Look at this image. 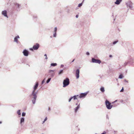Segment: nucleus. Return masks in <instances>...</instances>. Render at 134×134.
Instances as JSON below:
<instances>
[{"label": "nucleus", "mask_w": 134, "mask_h": 134, "mask_svg": "<svg viewBox=\"0 0 134 134\" xmlns=\"http://www.w3.org/2000/svg\"><path fill=\"white\" fill-rule=\"evenodd\" d=\"M51 78H49L46 81V82L47 83H48L51 80Z\"/></svg>", "instance_id": "obj_23"}, {"label": "nucleus", "mask_w": 134, "mask_h": 134, "mask_svg": "<svg viewBox=\"0 0 134 134\" xmlns=\"http://www.w3.org/2000/svg\"><path fill=\"white\" fill-rule=\"evenodd\" d=\"M54 71L53 70H50L49 71V73H50L51 74H50L51 76V77H53L54 75L55 74L53 72L52 73L51 72H53V71Z\"/></svg>", "instance_id": "obj_15"}, {"label": "nucleus", "mask_w": 134, "mask_h": 134, "mask_svg": "<svg viewBox=\"0 0 134 134\" xmlns=\"http://www.w3.org/2000/svg\"><path fill=\"white\" fill-rule=\"evenodd\" d=\"M78 16H79V15H77L76 16V18H77L78 17Z\"/></svg>", "instance_id": "obj_42"}, {"label": "nucleus", "mask_w": 134, "mask_h": 134, "mask_svg": "<svg viewBox=\"0 0 134 134\" xmlns=\"http://www.w3.org/2000/svg\"><path fill=\"white\" fill-rule=\"evenodd\" d=\"M2 14L4 16L7 17L8 18V17L7 15V12L6 10H4L2 12Z\"/></svg>", "instance_id": "obj_13"}, {"label": "nucleus", "mask_w": 134, "mask_h": 134, "mask_svg": "<svg viewBox=\"0 0 134 134\" xmlns=\"http://www.w3.org/2000/svg\"><path fill=\"white\" fill-rule=\"evenodd\" d=\"M45 121H44H44H43L42 122V124H43V123H44L45 122Z\"/></svg>", "instance_id": "obj_45"}, {"label": "nucleus", "mask_w": 134, "mask_h": 134, "mask_svg": "<svg viewBox=\"0 0 134 134\" xmlns=\"http://www.w3.org/2000/svg\"><path fill=\"white\" fill-rule=\"evenodd\" d=\"M26 115V113H25L24 112H23L22 113V115L23 116H25Z\"/></svg>", "instance_id": "obj_28"}, {"label": "nucleus", "mask_w": 134, "mask_h": 134, "mask_svg": "<svg viewBox=\"0 0 134 134\" xmlns=\"http://www.w3.org/2000/svg\"><path fill=\"white\" fill-rule=\"evenodd\" d=\"M38 86V82H36L33 87V90L32 91L36 92V90L37 89Z\"/></svg>", "instance_id": "obj_12"}, {"label": "nucleus", "mask_w": 134, "mask_h": 134, "mask_svg": "<svg viewBox=\"0 0 134 134\" xmlns=\"http://www.w3.org/2000/svg\"><path fill=\"white\" fill-rule=\"evenodd\" d=\"M64 65H63L62 64L61 65L60 68H63L64 67Z\"/></svg>", "instance_id": "obj_38"}, {"label": "nucleus", "mask_w": 134, "mask_h": 134, "mask_svg": "<svg viewBox=\"0 0 134 134\" xmlns=\"http://www.w3.org/2000/svg\"><path fill=\"white\" fill-rule=\"evenodd\" d=\"M74 60H75V59H74L72 60V62H74Z\"/></svg>", "instance_id": "obj_47"}, {"label": "nucleus", "mask_w": 134, "mask_h": 134, "mask_svg": "<svg viewBox=\"0 0 134 134\" xmlns=\"http://www.w3.org/2000/svg\"><path fill=\"white\" fill-rule=\"evenodd\" d=\"M122 1V0H116L115 2L114 3L116 4L119 5L120 4Z\"/></svg>", "instance_id": "obj_17"}, {"label": "nucleus", "mask_w": 134, "mask_h": 134, "mask_svg": "<svg viewBox=\"0 0 134 134\" xmlns=\"http://www.w3.org/2000/svg\"><path fill=\"white\" fill-rule=\"evenodd\" d=\"M124 81L126 82H128V81H127L126 79L124 80Z\"/></svg>", "instance_id": "obj_44"}, {"label": "nucleus", "mask_w": 134, "mask_h": 134, "mask_svg": "<svg viewBox=\"0 0 134 134\" xmlns=\"http://www.w3.org/2000/svg\"><path fill=\"white\" fill-rule=\"evenodd\" d=\"M13 3L15 5V7L16 8V10L18 11V9H19L20 8V5L16 2H14Z\"/></svg>", "instance_id": "obj_10"}, {"label": "nucleus", "mask_w": 134, "mask_h": 134, "mask_svg": "<svg viewBox=\"0 0 134 134\" xmlns=\"http://www.w3.org/2000/svg\"><path fill=\"white\" fill-rule=\"evenodd\" d=\"M27 65H28L29 66H30V65H29L28 64H27Z\"/></svg>", "instance_id": "obj_51"}, {"label": "nucleus", "mask_w": 134, "mask_h": 134, "mask_svg": "<svg viewBox=\"0 0 134 134\" xmlns=\"http://www.w3.org/2000/svg\"><path fill=\"white\" fill-rule=\"evenodd\" d=\"M84 1H85V0H83L82 2L83 3L84 2Z\"/></svg>", "instance_id": "obj_49"}, {"label": "nucleus", "mask_w": 134, "mask_h": 134, "mask_svg": "<svg viewBox=\"0 0 134 134\" xmlns=\"http://www.w3.org/2000/svg\"><path fill=\"white\" fill-rule=\"evenodd\" d=\"M37 91L36 92L32 91L31 93L29 95V96L31 98L32 103L33 104H35L36 100L37 97Z\"/></svg>", "instance_id": "obj_1"}, {"label": "nucleus", "mask_w": 134, "mask_h": 134, "mask_svg": "<svg viewBox=\"0 0 134 134\" xmlns=\"http://www.w3.org/2000/svg\"><path fill=\"white\" fill-rule=\"evenodd\" d=\"M78 96V95H75L72 97V98H73L74 100H75L77 99V96Z\"/></svg>", "instance_id": "obj_20"}, {"label": "nucleus", "mask_w": 134, "mask_h": 134, "mask_svg": "<svg viewBox=\"0 0 134 134\" xmlns=\"http://www.w3.org/2000/svg\"><path fill=\"white\" fill-rule=\"evenodd\" d=\"M127 63L126 62H125L124 63V65H125V66H126V65H127Z\"/></svg>", "instance_id": "obj_37"}, {"label": "nucleus", "mask_w": 134, "mask_h": 134, "mask_svg": "<svg viewBox=\"0 0 134 134\" xmlns=\"http://www.w3.org/2000/svg\"><path fill=\"white\" fill-rule=\"evenodd\" d=\"M124 91V88L122 87V88L121 89V90L120 91V92H123Z\"/></svg>", "instance_id": "obj_32"}, {"label": "nucleus", "mask_w": 134, "mask_h": 134, "mask_svg": "<svg viewBox=\"0 0 134 134\" xmlns=\"http://www.w3.org/2000/svg\"><path fill=\"white\" fill-rule=\"evenodd\" d=\"M118 41V40H117L116 41H115L113 42V45H115L116 44Z\"/></svg>", "instance_id": "obj_26"}, {"label": "nucleus", "mask_w": 134, "mask_h": 134, "mask_svg": "<svg viewBox=\"0 0 134 134\" xmlns=\"http://www.w3.org/2000/svg\"><path fill=\"white\" fill-rule=\"evenodd\" d=\"M115 103V102L114 101V102H112V104H113V103Z\"/></svg>", "instance_id": "obj_48"}, {"label": "nucleus", "mask_w": 134, "mask_h": 134, "mask_svg": "<svg viewBox=\"0 0 134 134\" xmlns=\"http://www.w3.org/2000/svg\"><path fill=\"white\" fill-rule=\"evenodd\" d=\"M50 108L49 107L48 108V110L49 111L50 110Z\"/></svg>", "instance_id": "obj_46"}, {"label": "nucleus", "mask_w": 134, "mask_h": 134, "mask_svg": "<svg viewBox=\"0 0 134 134\" xmlns=\"http://www.w3.org/2000/svg\"><path fill=\"white\" fill-rule=\"evenodd\" d=\"M2 123V122L1 121H0V124H1Z\"/></svg>", "instance_id": "obj_50"}, {"label": "nucleus", "mask_w": 134, "mask_h": 134, "mask_svg": "<svg viewBox=\"0 0 134 134\" xmlns=\"http://www.w3.org/2000/svg\"><path fill=\"white\" fill-rule=\"evenodd\" d=\"M40 47V45L38 43H36L33 46V49L34 50H37Z\"/></svg>", "instance_id": "obj_8"}, {"label": "nucleus", "mask_w": 134, "mask_h": 134, "mask_svg": "<svg viewBox=\"0 0 134 134\" xmlns=\"http://www.w3.org/2000/svg\"><path fill=\"white\" fill-rule=\"evenodd\" d=\"M91 61L92 63H96L99 64H100L101 62L100 60L96 59L94 58H92Z\"/></svg>", "instance_id": "obj_4"}, {"label": "nucleus", "mask_w": 134, "mask_h": 134, "mask_svg": "<svg viewBox=\"0 0 134 134\" xmlns=\"http://www.w3.org/2000/svg\"><path fill=\"white\" fill-rule=\"evenodd\" d=\"M105 104L107 108L109 109H111L113 106L111 105V103L107 99L105 101Z\"/></svg>", "instance_id": "obj_3"}, {"label": "nucleus", "mask_w": 134, "mask_h": 134, "mask_svg": "<svg viewBox=\"0 0 134 134\" xmlns=\"http://www.w3.org/2000/svg\"><path fill=\"white\" fill-rule=\"evenodd\" d=\"M70 83V81L69 79L68 78H66L64 80L63 82V87H65L68 86Z\"/></svg>", "instance_id": "obj_2"}, {"label": "nucleus", "mask_w": 134, "mask_h": 134, "mask_svg": "<svg viewBox=\"0 0 134 134\" xmlns=\"http://www.w3.org/2000/svg\"><path fill=\"white\" fill-rule=\"evenodd\" d=\"M80 107V104H79L74 109L75 113H76L77 111Z\"/></svg>", "instance_id": "obj_16"}, {"label": "nucleus", "mask_w": 134, "mask_h": 134, "mask_svg": "<svg viewBox=\"0 0 134 134\" xmlns=\"http://www.w3.org/2000/svg\"><path fill=\"white\" fill-rule=\"evenodd\" d=\"M20 38L19 36L18 35L16 37H15L14 39V42H16L17 44H18L20 43V42L18 41V39H19Z\"/></svg>", "instance_id": "obj_11"}, {"label": "nucleus", "mask_w": 134, "mask_h": 134, "mask_svg": "<svg viewBox=\"0 0 134 134\" xmlns=\"http://www.w3.org/2000/svg\"><path fill=\"white\" fill-rule=\"evenodd\" d=\"M23 53L24 55L25 56H27L29 55V52L27 50L25 49L23 51Z\"/></svg>", "instance_id": "obj_7"}, {"label": "nucleus", "mask_w": 134, "mask_h": 134, "mask_svg": "<svg viewBox=\"0 0 134 134\" xmlns=\"http://www.w3.org/2000/svg\"><path fill=\"white\" fill-rule=\"evenodd\" d=\"M24 121L25 119L24 117H22L20 118V124L22 126H23V123L24 122Z\"/></svg>", "instance_id": "obj_14"}, {"label": "nucleus", "mask_w": 134, "mask_h": 134, "mask_svg": "<svg viewBox=\"0 0 134 134\" xmlns=\"http://www.w3.org/2000/svg\"><path fill=\"white\" fill-rule=\"evenodd\" d=\"M72 97H71L69 99V100H68V102H70L71 100L72 99Z\"/></svg>", "instance_id": "obj_30"}, {"label": "nucleus", "mask_w": 134, "mask_h": 134, "mask_svg": "<svg viewBox=\"0 0 134 134\" xmlns=\"http://www.w3.org/2000/svg\"><path fill=\"white\" fill-rule=\"evenodd\" d=\"M80 70L79 69L76 70L75 72V75L77 79H78L79 77Z\"/></svg>", "instance_id": "obj_9"}, {"label": "nucleus", "mask_w": 134, "mask_h": 134, "mask_svg": "<svg viewBox=\"0 0 134 134\" xmlns=\"http://www.w3.org/2000/svg\"><path fill=\"white\" fill-rule=\"evenodd\" d=\"M47 117H46L45 118V119H44V121H46L47 120Z\"/></svg>", "instance_id": "obj_36"}, {"label": "nucleus", "mask_w": 134, "mask_h": 134, "mask_svg": "<svg viewBox=\"0 0 134 134\" xmlns=\"http://www.w3.org/2000/svg\"><path fill=\"white\" fill-rule=\"evenodd\" d=\"M100 90L102 92H104L105 91L104 88L103 87H101Z\"/></svg>", "instance_id": "obj_19"}, {"label": "nucleus", "mask_w": 134, "mask_h": 134, "mask_svg": "<svg viewBox=\"0 0 134 134\" xmlns=\"http://www.w3.org/2000/svg\"><path fill=\"white\" fill-rule=\"evenodd\" d=\"M106 133V132L105 131H104L103 132L101 133V134H105Z\"/></svg>", "instance_id": "obj_40"}, {"label": "nucleus", "mask_w": 134, "mask_h": 134, "mask_svg": "<svg viewBox=\"0 0 134 134\" xmlns=\"http://www.w3.org/2000/svg\"><path fill=\"white\" fill-rule=\"evenodd\" d=\"M57 34L55 33H54L53 34V36L54 37H56V36Z\"/></svg>", "instance_id": "obj_29"}, {"label": "nucleus", "mask_w": 134, "mask_h": 134, "mask_svg": "<svg viewBox=\"0 0 134 134\" xmlns=\"http://www.w3.org/2000/svg\"><path fill=\"white\" fill-rule=\"evenodd\" d=\"M77 104H78L77 103H76V105H77Z\"/></svg>", "instance_id": "obj_53"}, {"label": "nucleus", "mask_w": 134, "mask_h": 134, "mask_svg": "<svg viewBox=\"0 0 134 134\" xmlns=\"http://www.w3.org/2000/svg\"><path fill=\"white\" fill-rule=\"evenodd\" d=\"M63 70H61L58 72V74L60 75L63 73Z\"/></svg>", "instance_id": "obj_22"}, {"label": "nucleus", "mask_w": 134, "mask_h": 134, "mask_svg": "<svg viewBox=\"0 0 134 134\" xmlns=\"http://www.w3.org/2000/svg\"><path fill=\"white\" fill-rule=\"evenodd\" d=\"M82 4H83L82 2L81 3H79L78 5V7H80L82 5Z\"/></svg>", "instance_id": "obj_27"}, {"label": "nucleus", "mask_w": 134, "mask_h": 134, "mask_svg": "<svg viewBox=\"0 0 134 134\" xmlns=\"http://www.w3.org/2000/svg\"><path fill=\"white\" fill-rule=\"evenodd\" d=\"M106 118L108 120L109 119V117L108 115H107L106 116Z\"/></svg>", "instance_id": "obj_39"}, {"label": "nucleus", "mask_w": 134, "mask_h": 134, "mask_svg": "<svg viewBox=\"0 0 134 134\" xmlns=\"http://www.w3.org/2000/svg\"><path fill=\"white\" fill-rule=\"evenodd\" d=\"M117 101V100H115V101H114V102H116V101Z\"/></svg>", "instance_id": "obj_52"}, {"label": "nucleus", "mask_w": 134, "mask_h": 134, "mask_svg": "<svg viewBox=\"0 0 134 134\" xmlns=\"http://www.w3.org/2000/svg\"><path fill=\"white\" fill-rule=\"evenodd\" d=\"M57 64L56 63H52L51 64V66H57Z\"/></svg>", "instance_id": "obj_21"}, {"label": "nucleus", "mask_w": 134, "mask_h": 134, "mask_svg": "<svg viewBox=\"0 0 134 134\" xmlns=\"http://www.w3.org/2000/svg\"><path fill=\"white\" fill-rule=\"evenodd\" d=\"M123 76L122 74H120L119 77V78L120 79H122L123 78Z\"/></svg>", "instance_id": "obj_24"}, {"label": "nucleus", "mask_w": 134, "mask_h": 134, "mask_svg": "<svg viewBox=\"0 0 134 134\" xmlns=\"http://www.w3.org/2000/svg\"><path fill=\"white\" fill-rule=\"evenodd\" d=\"M45 79H44L43 80H42V84H43L45 82Z\"/></svg>", "instance_id": "obj_31"}, {"label": "nucleus", "mask_w": 134, "mask_h": 134, "mask_svg": "<svg viewBox=\"0 0 134 134\" xmlns=\"http://www.w3.org/2000/svg\"><path fill=\"white\" fill-rule=\"evenodd\" d=\"M57 28L56 27H55L54 28V33H57Z\"/></svg>", "instance_id": "obj_25"}, {"label": "nucleus", "mask_w": 134, "mask_h": 134, "mask_svg": "<svg viewBox=\"0 0 134 134\" xmlns=\"http://www.w3.org/2000/svg\"><path fill=\"white\" fill-rule=\"evenodd\" d=\"M126 5L130 9H132L133 8L132 7V3L130 1H129L126 3Z\"/></svg>", "instance_id": "obj_5"}, {"label": "nucleus", "mask_w": 134, "mask_h": 134, "mask_svg": "<svg viewBox=\"0 0 134 134\" xmlns=\"http://www.w3.org/2000/svg\"><path fill=\"white\" fill-rule=\"evenodd\" d=\"M44 56L46 57V58H45V59H48V58L47 57V55L46 54H45L44 55Z\"/></svg>", "instance_id": "obj_34"}, {"label": "nucleus", "mask_w": 134, "mask_h": 134, "mask_svg": "<svg viewBox=\"0 0 134 134\" xmlns=\"http://www.w3.org/2000/svg\"><path fill=\"white\" fill-rule=\"evenodd\" d=\"M109 57H110V58H111V57H112V55H109Z\"/></svg>", "instance_id": "obj_43"}, {"label": "nucleus", "mask_w": 134, "mask_h": 134, "mask_svg": "<svg viewBox=\"0 0 134 134\" xmlns=\"http://www.w3.org/2000/svg\"><path fill=\"white\" fill-rule=\"evenodd\" d=\"M86 54L88 55H90V53L88 52H87L86 53Z\"/></svg>", "instance_id": "obj_35"}, {"label": "nucleus", "mask_w": 134, "mask_h": 134, "mask_svg": "<svg viewBox=\"0 0 134 134\" xmlns=\"http://www.w3.org/2000/svg\"><path fill=\"white\" fill-rule=\"evenodd\" d=\"M20 111L21 110H19L17 111V114H18L19 115L18 116L19 117H20L21 115V113H20Z\"/></svg>", "instance_id": "obj_18"}, {"label": "nucleus", "mask_w": 134, "mask_h": 134, "mask_svg": "<svg viewBox=\"0 0 134 134\" xmlns=\"http://www.w3.org/2000/svg\"><path fill=\"white\" fill-rule=\"evenodd\" d=\"M88 93V92H86L84 93H81L79 96V97L80 98L85 97Z\"/></svg>", "instance_id": "obj_6"}, {"label": "nucleus", "mask_w": 134, "mask_h": 134, "mask_svg": "<svg viewBox=\"0 0 134 134\" xmlns=\"http://www.w3.org/2000/svg\"><path fill=\"white\" fill-rule=\"evenodd\" d=\"M33 17L34 19H36L37 18V17L36 15H34L33 16Z\"/></svg>", "instance_id": "obj_33"}, {"label": "nucleus", "mask_w": 134, "mask_h": 134, "mask_svg": "<svg viewBox=\"0 0 134 134\" xmlns=\"http://www.w3.org/2000/svg\"><path fill=\"white\" fill-rule=\"evenodd\" d=\"M30 50L31 51H33L34 49H33V47L32 48H30Z\"/></svg>", "instance_id": "obj_41"}]
</instances>
